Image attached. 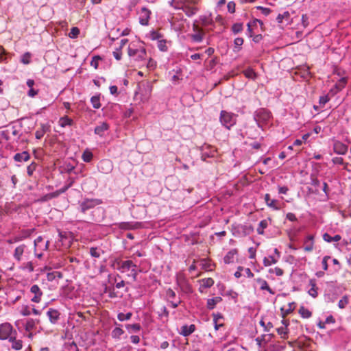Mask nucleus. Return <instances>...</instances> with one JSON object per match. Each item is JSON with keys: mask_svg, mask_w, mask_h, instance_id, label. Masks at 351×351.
<instances>
[{"mask_svg": "<svg viewBox=\"0 0 351 351\" xmlns=\"http://www.w3.org/2000/svg\"><path fill=\"white\" fill-rule=\"evenodd\" d=\"M237 115L226 110H221L219 116L221 124L228 130H230L237 123Z\"/></svg>", "mask_w": 351, "mask_h": 351, "instance_id": "f257e3e1", "label": "nucleus"}, {"mask_svg": "<svg viewBox=\"0 0 351 351\" xmlns=\"http://www.w3.org/2000/svg\"><path fill=\"white\" fill-rule=\"evenodd\" d=\"M13 335H18L12 325L8 322L0 324V340H8Z\"/></svg>", "mask_w": 351, "mask_h": 351, "instance_id": "f03ea898", "label": "nucleus"}, {"mask_svg": "<svg viewBox=\"0 0 351 351\" xmlns=\"http://www.w3.org/2000/svg\"><path fill=\"white\" fill-rule=\"evenodd\" d=\"M271 117V112L265 108H259L254 113V119L258 127H262V124L266 123Z\"/></svg>", "mask_w": 351, "mask_h": 351, "instance_id": "7ed1b4c3", "label": "nucleus"}, {"mask_svg": "<svg viewBox=\"0 0 351 351\" xmlns=\"http://www.w3.org/2000/svg\"><path fill=\"white\" fill-rule=\"evenodd\" d=\"M112 266L122 273L129 271L132 267H137V265L132 260L121 261L119 259H115Z\"/></svg>", "mask_w": 351, "mask_h": 351, "instance_id": "20e7f679", "label": "nucleus"}, {"mask_svg": "<svg viewBox=\"0 0 351 351\" xmlns=\"http://www.w3.org/2000/svg\"><path fill=\"white\" fill-rule=\"evenodd\" d=\"M101 204V201L99 199H85L80 204V210L86 213L88 210L93 208L95 206Z\"/></svg>", "mask_w": 351, "mask_h": 351, "instance_id": "39448f33", "label": "nucleus"}, {"mask_svg": "<svg viewBox=\"0 0 351 351\" xmlns=\"http://www.w3.org/2000/svg\"><path fill=\"white\" fill-rule=\"evenodd\" d=\"M151 14L152 12L149 9L145 7L142 8L139 16L140 24L144 26L148 25Z\"/></svg>", "mask_w": 351, "mask_h": 351, "instance_id": "423d86ee", "label": "nucleus"}, {"mask_svg": "<svg viewBox=\"0 0 351 351\" xmlns=\"http://www.w3.org/2000/svg\"><path fill=\"white\" fill-rule=\"evenodd\" d=\"M174 8L177 9V10H180V9L182 10L185 13V14L189 17H191V16L195 15L197 13V12L198 11L197 8L191 6L190 5H188V4H183L181 6L176 5V6H174Z\"/></svg>", "mask_w": 351, "mask_h": 351, "instance_id": "0eeeda50", "label": "nucleus"}, {"mask_svg": "<svg viewBox=\"0 0 351 351\" xmlns=\"http://www.w3.org/2000/svg\"><path fill=\"white\" fill-rule=\"evenodd\" d=\"M18 335H13L12 337L8 339V342L11 344L10 348L16 351L21 350L23 347V341L17 339Z\"/></svg>", "mask_w": 351, "mask_h": 351, "instance_id": "6e6552de", "label": "nucleus"}, {"mask_svg": "<svg viewBox=\"0 0 351 351\" xmlns=\"http://www.w3.org/2000/svg\"><path fill=\"white\" fill-rule=\"evenodd\" d=\"M30 292L34 295L31 299L32 302L35 303H39L41 301V297L43 295V291L37 285H34L30 288Z\"/></svg>", "mask_w": 351, "mask_h": 351, "instance_id": "1a4fd4ad", "label": "nucleus"}, {"mask_svg": "<svg viewBox=\"0 0 351 351\" xmlns=\"http://www.w3.org/2000/svg\"><path fill=\"white\" fill-rule=\"evenodd\" d=\"M348 147L341 141H335L333 145L334 152L339 155H344L348 152Z\"/></svg>", "mask_w": 351, "mask_h": 351, "instance_id": "9d476101", "label": "nucleus"}, {"mask_svg": "<svg viewBox=\"0 0 351 351\" xmlns=\"http://www.w3.org/2000/svg\"><path fill=\"white\" fill-rule=\"evenodd\" d=\"M198 282L200 284L199 291L202 293L205 292V289L211 287L214 285V280L211 278H203Z\"/></svg>", "mask_w": 351, "mask_h": 351, "instance_id": "9b49d317", "label": "nucleus"}, {"mask_svg": "<svg viewBox=\"0 0 351 351\" xmlns=\"http://www.w3.org/2000/svg\"><path fill=\"white\" fill-rule=\"evenodd\" d=\"M47 315L51 324H55L60 319V313L54 308H50L47 312Z\"/></svg>", "mask_w": 351, "mask_h": 351, "instance_id": "f8f14e48", "label": "nucleus"}, {"mask_svg": "<svg viewBox=\"0 0 351 351\" xmlns=\"http://www.w3.org/2000/svg\"><path fill=\"white\" fill-rule=\"evenodd\" d=\"M216 154V149L214 147H210L208 145L204 147L202 152V159L206 160L208 158L214 157Z\"/></svg>", "mask_w": 351, "mask_h": 351, "instance_id": "ddd939ff", "label": "nucleus"}, {"mask_svg": "<svg viewBox=\"0 0 351 351\" xmlns=\"http://www.w3.org/2000/svg\"><path fill=\"white\" fill-rule=\"evenodd\" d=\"M50 131V125L49 124H40V128L38 129L35 132L36 139H41L45 134Z\"/></svg>", "mask_w": 351, "mask_h": 351, "instance_id": "4468645a", "label": "nucleus"}, {"mask_svg": "<svg viewBox=\"0 0 351 351\" xmlns=\"http://www.w3.org/2000/svg\"><path fill=\"white\" fill-rule=\"evenodd\" d=\"M98 167L100 171L103 173H108L112 169V165L108 160H101Z\"/></svg>", "mask_w": 351, "mask_h": 351, "instance_id": "2eb2a0df", "label": "nucleus"}, {"mask_svg": "<svg viewBox=\"0 0 351 351\" xmlns=\"http://www.w3.org/2000/svg\"><path fill=\"white\" fill-rule=\"evenodd\" d=\"M265 202L267 206L273 208L274 210H280V206H278V202L276 199H271L270 198V195L267 193L265 195Z\"/></svg>", "mask_w": 351, "mask_h": 351, "instance_id": "dca6fc26", "label": "nucleus"}, {"mask_svg": "<svg viewBox=\"0 0 351 351\" xmlns=\"http://www.w3.org/2000/svg\"><path fill=\"white\" fill-rule=\"evenodd\" d=\"M49 241H46L45 243H43V238L42 236L38 237L34 241L35 248H39L41 250H47L49 247Z\"/></svg>", "mask_w": 351, "mask_h": 351, "instance_id": "f3484780", "label": "nucleus"}, {"mask_svg": "<svg viewBox=\"0 0 351 351\" xmlns=\"http://www.w3.org/2000/svg\"><path fill=\"white\" fill-rule=\"evenodd\" d=\"M195 330V326L191 324L190 326L184 325L181 327L180 334L184 337H188Z\"/></svg>", "mask_w": 351, "mask_h": 351, "instance_id": "a211bd4d", "label": "nucleus"}, {"mask_svg": "<svg viewBox=\"0 0 351 351\" xmlns=\"http://www.w3.org/2000/svg\"><path fill=\"white\" fill-rule=\"evenodd\" d=\"M255 280L260 285L261 290H266L272 295L275 293V292L269 287L268 283L265 280L258 278H256Z\"/></svg>", "mask_w": 351, "mask_h": 351, "instance_id": "6ab92c4d", "label": "nucleus"}, {"mask_svg": "<svg viewBox=\"0 0 351 351\" xmlns=\"http://www.w3.org/2000/svg\"><path fill=\"white\" fill-rule=\"evenodd\" d=\"M109 128V125L106 122H102L95 128V133L100 136H103L104 132Z\"/></svg>", "mask_w": 351, "mask_h": 351, "instance_id": "aec40b11", "label": "nucleus"}, {"mask_svg": "<svg viewBox=\"0 0 351 351\" xmlns=\"http://www.w3.org/2000/svg\"><path fill=\"white\" fill-rule=\"evenodd\" d=\"M30 158V155L27 152H23L21 153H16L14 156V160L16 162L27 161Z\"/></svg>", "mask_w": 351, "mask_h": 351, "instance_id": "412c9836", "label": "nucleus"}, {"mask_svg": "<svg viewBox=\"0 0 351 351\" xmlns=\"http://www.w3.org/2000/svg\"><path fill=\"white\" fill-rule=\"evenodd\" d=\"M25 248H26V245L25 244H22L16 247L13 256H14V258L17 261H21L22 255H23Z\"/></svg>", "mask_w": 351, "mask_h": 351, "instance_id": "4be33fe9", "label": "nucleus"}, {"mask_svg": "<svg viewBox=\"0 0 351 351\" xmlns=\"http://www.w3.org/2000/svg\"><path fill=\"white\" fill-rule=\"evenodd\" d=\"M222 301V298L219 296H217V297H215L213 298H210V299H208L207 300V304H206V307L210 309V310H212L213 309L215 306L221 302Z\"/></svg>", "mask_w": 351, "mask_h": 351, "instance_id": "5701e85b", "label": "nucleus"}, {"mask_svg": "<svg viewBox=\"0 0 351 351\" xmlns=\"http://www.w3.org/2000/svg\"><path fill=\"white\" fill-rule=\"evenodd\" d=\"M304 250L306 252H311L313 249V236L308 235L304 241Z\"/></svg>", "mask_w": 351, "mask_h": 351, "instance_id": "b1692460", "label": "nucleus"}, {"mask_svg": "<svg viewBox=\"0 0 351 351\" xmlns=\"http://www.w3.org/2000/svg\"><path fill=\"white\" fill-rule=\"evenodd\" d=\"M237 254V250L236 249L231 250L229 251L227 254L224 256L223 261L226 264H229L233 262L234 256Z\"/></svg>", "mask_w": 351, "mask_h": 351, "instance_id": "393cba45", "label": "nucleus"}, {"mask_svg": "<svg viewBox=\"0 0 351 351\" xmlns=\"http://www.w3.org/2000/svg\"><path fill=\"white\" fill-rule=\"evenodd\" d=\"M341 237L339 234H336L334 237L330 236L328 233H324L323 234V239L328 243L337 242L341 240Z\"/></svg>", "mask_w": 351, "mask_h": 351, "instance_id": "a878e982", "label": "nucleus"}, {"mask_svg": "<svg viewBox=\"0 0 351 351\" xmlns=\"http://www.w3.org/2000/svg\"><path fill=\"white\" fill-rule=\"evenodd\" d=\"M309 285L311 286V288L308 291V293L313 298H316L317 296V291L316 288V282L315 279H311L309 281Z\"/></svg>", "mask_w": 351, "mask_h": 351, "instance_id": "bb28decb", "label": "nucleus"}, {"mask_svg": "<svg viewBox=\"0 0 351 351\" xmlns=\"http://www.w3.org/2000/svg\"><path fill=\"white\" fill-rule=\"evenodd\" d=\"M60 125L64 128L67 125H71L73 123V120L67 116H64L60 119Z\"/></svg>", "mask_w": 351, "mask_h": 351, "instance_id": "cd10ccee", "label": "nucleus"}, {"mask_svg": "<svg viewBox=\"0 0 351 351\" xmlns=\"http://www.w3.org/2000/svg\"><path fill=\"white\" fill-rule=\"evenodd\" d=\"M200 266L202 269L206 271H211L213 265L210 263V260L208 259H202L200 261Z\"/></svg>", "mask_w": 351, "mask_h": 351, "instance_id": "c85d7f7f", "label": "nucleus"}, {"mask_svg": "<svg viewBox=\"0 0 351 351\" xmlns=\"http://www.w3.org/2000/svg\"><path fill=\"white\" fill-rule=\"evenodd\" d=\"M204 32L202 29H197V32L191 35V38L193 41L199 43L202 41L204 37Z\"/></svg>", "mask_w": 351, "mask_h": 351, "instance_id": "c756f323", "label": "nucleus"}, {"mask_svg": "<svg viewBox=\"0 0 351 351\" xmlns=\"http://www.w3.org/2000/svg\"><path fill=\"white\" fill-rule=\"evenodd\" d=\"M90 102L93 107L95 109H99L101 107L100 95H94L90 98Z\"/></svg>", "mask_w": 351, "mask_h": 351, "instance_id": "7c9ffc66", "label": "nucleus"}, {"mask_svg": "<svg viewBox=\"0 0 351 351\" xmlns=\"http://www.w3.org/2000/svg\"><path fill=\"white\" fill-rule=\"evenodd\" d=\"M268 226V222L266 219L260 221L257 228V232L258 234H263L264 230Z\"/></svg>", "mask_w": 351, "mask_h": 351, "instance_id": "2f4dec72", "label": "nucleus"}, {"mask_svg": "<svg viewBox=\"0 0 351 351\" xmlns=\"http://www.w3.org/2000/svg\"><path fill=\"white\" fill-rule=\"evenodd\" d=\"M124 333V331L121 328L119 324L118 327H116L112 331V337L115 339H119L120 337Z\"/></svg>", "mask_w": 351, "mask_h": 351, "instance_id": "473e14b6", "label": "nucleus"}, {"mask_svg": "<svg viewBox=\"0 0 351 351\" xmlns=\"http://www.w3.org/2000/svg\"><path fill=\"white\" fill-rule=\"evenodd\" d=\"M125 328L127 330L131 332H138L141 329V326L140 324H126Z\"/></svg>", "mask_w": 351, "mask_h": 351, "instance_id": "72a5a7b5", "label": "nucleus"}, {"mask_svg": "<svg viewBox=\"0 0 351 351\" xmlns=\"http://www.w3.org/2000/svg\"><path fill=\"white\" fill-rule=\"evenodd\" d=\"M299 313L303 318H309L312 315V313L304 306L300 308Z\"/></svg>", "mask_w": 351, "mask_h": 351, "instance_id": "f704fd0d", "label": "nucleus"}, {"mask_svg": "<svg viewBox=\"0 0 351 351\" xmlns=\"http://www.w3.org/2000/svg\"><path fill=\"white\" fill-rule=\"evenodd\" d=\"M146 49L143 47H141L138 48V53L136 54V60H143L145 59L146 57Z\"/></svg>", "mask_w": 351, "mask_h": 351, "instance_id": "c9c22d12", "label": "nucleus"}, {"mask_svg": "<svg viewBox=\"0 0 351 351\" xmlns=\"http://www.w3.org/2000/svg\"><path fill=\"white\" fill-rule=\"evenodd\" d=\"M93 155L91 152L86 150L82 154V158L84 162H90L93 159Z\"/></svg>", "mask_w": 351, "mask_h": 351, "instance_id": "e433bc0d", "label": "nucleus"}, {"mask_svg": "<svg viewBox=\"0 0 351 351\" xmlns=\"http://www.w3.org/2000/svg\"><path fill=\"white\" fill-rule=\"evenodd\" d=\"M178 284L179 286L182 287V289H184L186 292H191V286L185 281L184 279L183 280H178Z\"/></svg>", "mask_w": 351, "mask_h": 351, "instance_id": "4c0bfd02", "label": "nucleus"}, {"mask_svg": "<svg viewBox=\"0 0 351 351\" xmlns=\"http://www.w3.org/2000/svg\"><path fill=\"white\" fill-rule=\"evenodd\" d=\"M132 316V313L131 312L127 313L126 314L123 313H119L117 315V318L119 321L123 322L125 320H129L131 319Z\"/></svg>", "mask_w": 351, "mask_h": 351, "instance_id": "58836bf2", "label": "nucleus"}, {"mask_svg": "<svg viewBox=\"0 0 351 351\" xmlns=\"http://www.w3.org/2000/svg\"><path fill=\"white\" fill-rule=\"evenodd\" d=\"M290 18V13L288 11H285L283 14H279L276 18V21L278 23H281L283 19L288 20Z\"/></svg>", "mask_w": 351, "mask_h": 351, "instance_id": "ea45409f", "label": "nucleus"}, {"mask_svg": "<svg viewBox=\"0 0 351 351\" xmlns=\"http://www.w3.org/2000/svg\"><path fill=\"white\" fill-rule=\"evenodd\" d=\"M347 83V79L346 77H341L335 85V88L338 91L341 90Z\"/></svg>", "mask_w": 351, "mask_h": 351, "instance_id": "a19ab883", "label": "nucleus"}, {"mask_svg": "<svg viewBox=\"0 0 351 351\" xmlns=\"http://www.w3.org/2000/svg\"><path fill=\"white\" fill-rule=\"evenodd\" d=\"M243 73L245 75V76L247 78H250V79H255L256 77V73L254 72V71L251 69V68H248L246 70H245L243 71Z\"/></svg>", "mask_w": 351, "mask_h": 351, "instance_id": "79ce46f5", "label": "nucleus"}, {"mask_svg": "<svg viewBox=\"0 0 351 351\" xmlns=\"http://www.w3.org/2000/svg\"><path fill=\"white\" fill-rule=\"evenodd\" d=\"M277 260L272 256H270L268 258L265 257L263 259V264L265 267L269 266L271 264H275Z\"/></svg>", "mask_w": 351, "mask_h": 351, "instance_id": "37998d69", "label": "nucleus"}, {"mask_svg": "<svg viewBox=\"0 0 351 351\" xmlns=\"http://www.w3.org/2000/svg\"><path fill=\"white\" fill-rule=\"evenodd\" d=\"M242 30H243V24L241 23H234L232 26V31L235 34L241 32Z\"/></svg>", "mask_w": 351, "mask_h": 351, "instance_id": "c03bdc74", "label": "nucleus"}, {"mask_svg": "<svg viewBox=\"0 0 351 351\" xmlns=\"http://www.w3.org/2000/svg\"><path fill=\"white\" fill-rule=\"evenodd\" d=\"M101 250L98 249L97 247H92L90 249V254L91 256L94 258H99L101 256L100 253Z\"/></svg>", "mask_w": 351, "mask_h": 351, "instance_id": "a18cd8bd", "label": "nucleus"}, {"mask_svg": "<svg viewBox=\"0 0 351 351\" xmlns=\"http://www.w3.org/2000/svg\"><path fill=\"white\" fill-rule=\"evenodd\" d=\"M277 332L278 335L281 336L283 339L287 338L288 329L286 327H280L277 328Z\"/></svg>", "mask_w": 351, "mask_h": 351, "instance_id": "49530a36", "label": "nucleus"}, {"mask_svg": "<svg viewBox=\"0 0 351 351\" xmlns=\"http://www.w3.org/2000/svg\"><path fill=\"white\" fill-rule=\"evenodd\" d=\"M35 325H36L35 320H34L32 319H28L25 326V330L27 331L32 330L35 327Z\"/></svg>", "mask_w": 351, "mask_h": 351, "instance_id": "de8ad7c7", "label": "nucleus"}, {"mask_svg": "<svg viewBox=\"0 0 351 351\" xmlns=\"http://www.w3.org/2000/svg\"><path fill=\"white\" fill-rule=\"evenodd\" d=\"M80 34V29L77 27H73L71 29L69 36L71 38H75Z\"/></svg>", "mask_w": 351, "mask_h": 351, "instance_id": "09e8293b", "label": "nucleus"}, {"mask_svg": "<svg viewBox=\"0 0 351 351\" xmlns=\"http://www.w3.org/2000/svg\"><path fill=\"white\" fill-rule=\"evenodd\" d=\"M37 167L36 162H32L27 168V173L29 176H32Z\"/></svg>", "mask_w": 351, "mask_h": 351, "instance_id": "8fccbe9b", "label": "nucleus"}, {"mask_svg": "<svg viewBox=\"0 0 351 351\" xmlns=\"http://www.w3.org/2000/svg\"><path fill=\"white\" fill-rule=\"evenodd\" d=\"M30 59L31 53L29 52H26L22 56L21 61L25 64H28L30 62Z\"/></svg>", "mask_w": 351, "mask_h": 351, "instance_id": "3c124183", "label": "nucleus"}, {"mask_svg": "<svg viewBox=\"0 0 351 351\" xmlns=\"http://www.w3.org/2000/svg\"><path fill=\"white\" fill-rule=\"evenodd\" d=\"M348 304V298L346 295H345L339 301L338 306L340 308H344Z\"/></svg>", "mask_w": 351, "mask_h": 351, "instance_id": "603ef678", "label": "nucleus"}, {"mask_svg": "<svg viewBox=\"0 0 351 351\" xmlns=\"http://www.w3.org/2000/svg\"><path fill=\"white\" fill-rule=\"evenodd\" d=\"M101 59V57L99 56H94L90 62V65L97 69L99 66V61Z\"/></svg>", "mask_w": 351, "mask_h": 351, "instance_id": "864d4df0", "label": "nucleus"}, {"mask_svg": "<svg viewBox=\"0 0 351 351\" xmlns=\"http://www.w3.org/2000/svg\"><path fill=\"white\" fill-rule=\"evenodd\" d=\"M270 274L274 273L277 276H281L284 274V271L280 267H275L274 269H269Z\"/></svg>", "mask_w": 351, "mask_h": 351, "instance_id": "5fc2aeb1", "label": "nucleus"}, {"mask_svg": "<svg viewBox=\"0 0 351 351\" xmlns=\"http://www.w3.org/2000/svg\"><path fill=\"white\" fill-rule=\"evenodd\" d=\"M330 100V97L328 95L321 96L319 99V104L321 106H324V105L328 102Z\"/></svg>", "mask_w": 351, "mask_h": 351, "instance_id": "6e6d98bb", "label": "nucleus"}, {"mask_svg": "<svg viewBox=\"0 0 351 351\" xmlns=\"http://www.w3.org/2000/svg\"><path fill=\"white\" fill-rule=\"evenodd\" d=\"M158 48L162 51H166L167 50V47L166 45V41L165 40H158Z\"/></svg>", "mask_w": 351, "mask_h": 351, "instance_id": "4d7b16f0", "label": "nucleus"}, {"mask_svg": "<svg viewBox=\"0 0 351 351\" xmlns=\"http://www.w3.org/2000/svg\"><path fill=\"white\" fill-rule=\"evenodd\" d=\"M330 259V256H325L323 259H322V267H323V269L324 271H326L328 270V261Z\"/></svg>", "mask_w": 351, "mask_h": 351, "instance_id": "13d9d810", "label": "nucleus"}, {"mask_svg": "<svg viewBox=\"0 0 351 351\" xmlns=\"http://www.w3.org/2000/svg\"><path fill=\"white\" fill-rule=\"evenodd\" d=\"M10 129H7L5 130H3L1 132V136L5 139L6 141H8L10 138Z\"/></svg>", "mask_w": 351, "mask_h": 351, "instance_id": "bf43d9fd", "label": "nucleus"}, {"mask_svg": "<svg viewBox=\"0 0 351 351\" xmlns=\"http://www.w3.org/2000/svg\"><path fill=\"white\" fill-rule=\"evenodd\" d=\"M293 305H294L293 302L289 303V308L285 310V311H284L283 308H281V311H282L283 317H285V315L289 314L290 313H291L293 311L294 307H292Z\"/></svg>", "mask_w": 351, "mask_h": 351, "instance_id": "052dcab7", "label": "nucleus"}, {"mask_svg": "<svg viewBox=\"0 0 351 351\" xmlns=\"http://www.w3.org/2000/svg\"><path fill=\"white\" fill-rule=\"evenodd\" d=\"M256 9L261 10L262 13L265 16L269 15L271 12V10L270 8H264L262 6H257Z\"/></svg>", "mask_w": 351, "mask_h": 351, "instance_id": "680f3d73", "label": "nucleus"}, {"mask_svg": "<svg viewBox=\"0 0 351 351\" xmlns=\"http://www.w3.org/2000/svg\"><path fill=\"white\" fill-rule=\"evenodd\" d=\"M138 271H141V269H139L138 271L136 269V267H132L131 269V274L130 276L132 277L134 281H136V279H137V276H138Z\"/></svg>", "mask_w": 351, "mask_h": 351, "instance_id": "e2e57ef3", "label": "nucleus"}, {"mask_svg": "<svg viewBox=\"0 0 351 351\" xmlns=\"http://www.w3.org/2000/svg\"><path fill=\"white\" fill-rule=\"evenodd\" d=\"M162 37V34L156 31H153L151 32V38L152 40H159Z\"/></svg>", "mask_w": 351, "mask_h": 351, "instance_id": "0e129e2a", "label": "nucleus"}, {"mask_svg": "<svg viewBox=\"0 0 351 351\" xmlns=\"http://www.w3.org/2000/svg\"><path fill=\"white\" fill-rule=\"evenodd\" d=\"M166 295L169 299H174L176 298V293L171 289H168L166 291Z\"/></svg>", "mask_w": 351, "mask_h": 351, "instance_id": "69168bd1", "label": "nucleus"}, {"mask_svg": "<svg viewBox=\"0 0 351 351\" xmlns=\"http://www.w3.org/2000/svg\"><path fill=\"white\" fill-rule=\"evenodd\" d=\"M68 349L69 351H78V348L75 341L68 343Z\"/></svg>", "mask_w": 351, "mask_h": 351, "instance_id": "338daca9", "label": "nucleus"}, {"mask_svg": "<svg viewBox=\"0 0 351 351\" xmlns=\"http://www.w3.org/2000/svg\"><path fill=\"white\" fill-rule=\"evenodd\" d=\"M228 12L234 13L235 12V3L233 1H230L227 5Z\"/></svg>", "mask_w": 351, "mask_h": 351, "instance_id": "774afa93", "label": "nucleus"}]
</instances>
